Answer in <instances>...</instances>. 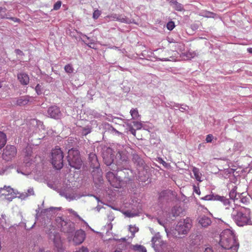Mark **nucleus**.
<instances>
[{"mask_svg": "<svg viewBox=\"0 0 252 252\" xmlns=\"http://www.w3.org/2000/svg\"><path fill=\"white\" fill-rule=\"evenodd\" d=\"M230 209L232 210V217L238 226L252 224V217L249 209L236 205L232 206Z\"/></svg>", "mask_w": 252, "mask_h": 252, "instance_id": "nucleus-1", "label": "nucleus"}, {"mask_svg": "<svg viewBox=\"0 0 252 252\" xmlns=\"http://www.w3.org/2000/svg\"><path fill=\"white\" fill-rule=\"evenodd\" d=\"M220 244L224 249H230L233 252H237L239 248L236 237L230 229H225L220 233Z\"/></svg>", "mask_w": 252, "mask_h": 252, "instance_id": "nucleus-2", "label": "nucleus"}, {"mask_svg": "<svg viewBox=\"0 0 252 252\" xmlns=\"http://www.w3.org/2000/svg\"><path fill=\"white\" fill-rule=\"evenodd\" d=\"M192 226L191 220L189 218L180 220L176 226L173 233L175 237H179L181 235L186 234Z\"/></svg>", "mask_w": 252, "mask_h": 252, "instance_id": "nucleus-3", "label": "nucleus"}, {"mask_svg": "<svg viewBox=\"0 0 252 252\" xmlns=\"http://www.w3.org/2000/svg\"><path fill=\"white\" fill-rule=\"evenodd\" d=\"M48 235L49 242L52 243L54 249L58 252H63L64 250L63 242L60 233L53 229L50 231Z\"/></svg>", "mask_w": 252, "mask_h": 252, "instance_id": "nucleus-4", "label": "nucleus"}, {"mask_svg": "<svg viewBox=\"0 0 252 252\" xmlns=\"http://www.w3.org/2000/svg\"><path fill=\"white\" fill-rule=\"evenodd\" d=\"M67 156L69 165L76 169H80L82 165V160L78 150L71 149L68 151Z\"/></svg>", "mask_w": 252, "mask_h": 252, "instance_id": "nucleus-5", "label": "nucleus"}, {"mask_svg": "<svg viewBox=\"0 0 252 252\" xmlns=\"http://www.w3.org/2000/svg\"><path fill=\"white\" fill-rule=\"evenodd\" d=\"M52 164L56 169H61L63 166V152L60 148L52 151Z\"/></svg>", "mask_w": 252, "mask_h": 252, "instance_id": "nucleus-6", "label": "nucleus"}, {"mask_svg": "<svg viewBox=\"0 0 252 252\" xmlns=\"http://www.w3.org/2000/svg\"><path fill=\"white\" fill-rule=\"evenodd\" d=\"M106 178L112 187L116 188L121 187L123 179L120 175L118 177L114 173L108 172L107 173Z\"/></svg>", "mask_w": 252, "mask_h": 252, "instance_id": "nucleus-7", "label": "nucleus"}, {"mask_svg": "<svg viewBox=\"0 0 252 252\" xmlns=\"http://www.w3.org/2000/svg\"><path fill=\"white\" fill-rule=\"evenodd\" d=\"M86 234L84 231L82 229L77 230L73 237L68 236L67 239L69 242L71 240L74 245H78L83 242L85 239Z\"/></svg>", "mask_w": 252, "mask_h": 252, "instance_id": "nucleus-8", "label": "nucleus"}, {"mask_svg": "<svg viewBox=\"0 0 252 252\" xmlns=\"http://www.w3.org/2000/svg\"><path fill=\"white\" fill-rule=\"evenodd\" d=\"M17 154V149L14 146L7 145L3 149L2 157L3 159L8 161L14 158Z\"/></svg>", "mask_w": 252, "mask_h": 252, "instance_id": "nucleus-9", "label": "nucleus"}, {"mask_svg": "<svg viewBox=\"0 0 252 252\" xmlns=\"http://www.w3.org/2000/svg\"><path fill=\"white\" fill-rule=\"evenodd\" d=\"M47 114L50 118L56 120L60 119L62 117V113L60 108L55 105L48 108Z\"/></svg>", "mask_w": 252, "mask_h": 252, "instance_id": "nucleus-10", "label": "nucleus"}, {"mask_svg": "<svg viewBox=\"0 0 252 252\" xmlns=\"http://www.w3.org/2000/svg\"><path fill=\"white\" fill-rule=\"evenodd\" d=\"M24 162L28 166L34 162V158L32 155V149L31 147H27L25 149Z\"/></svg>", "mask_w": 252, "mask_h": 252, "instance_id": "nucleus-11", "label": "nucleus"}, {"mask_svg": "<svg viewBox=\"0 0 252 252\" xmlns=\"http://www.w3.org/2000/svg\"><path fill=\"white\" fill-rule=\"evenodd\" d=\"M213 200H219L222 202L225 207V209L229 210L230 207H232V201L224 196L219 195H213Z\"/></svg>", "mask_w": 252, "mask_h": 252, "instance_id": "nucleus-12", "label": "nucleus"}, {"mask_svg": "<svg viewBox=\"0 0 252 252\" xmlns=\"http://www.w3.org/2000/svg\"><path fill=\"white\" fill-rule=\"evenodd\" d=\"M17 79L20 84L23 86L27 85L30 82V78L28 74L24 72L18 73Z\"/></svg>", "mask_w": 252, "mask_h": 252, "instance_id": "nucleus-13", "label": "nucleus"}, {"mask_svg": "<svg viewBox=\"0 0 252 252\" xmlns=\"http://www.w3.org/2000/svg\"><path fill=\"white\" fill-rule=\"evenodd\" d=\"M237 188L236 186H233V188L230 191L229 194V197L232 200L230 201H232V204L233 205V207L236 206L235 202H237V201L239 199V198H238V194H240V193L237 192Z\"/></svg>", "mask_w": 252, "mask_h": 252, "instance_id": "nucleus-14", "label": "nucleus"}, {"mask_svg": "<svg viewBox=\"0 0 252 252\" xmlns=\"http://www.w3.org/2000/svg\"><path fill=\"white\" fill-rule=\"evenodd\" d=\"M107 17L112 18L114 20L120 21L122 23H129L130 21L128 18L122 15H117L114 14L111 15V16H108Z\"/></svg>", "mask_w": 252, "mask_h": 252, "instance_id": "nucleus-15", "label": "nucleus"}, {"mask_svg": "<svg viewBox=\"0 0 252 252\" xmlns=\"http://www.w3.org/2000/svg\"><path fill=\"white\" fill-rule=\"evenodd\" d=\"M13 192V189L10 186H4L0 188V196H6Z\"/></svg>", "mask_w": 252, "mask_h": 252, "instance_id": "nucleus-16", "label": "nucleus"}, {"mask_svg": "<svg viewBox=\"0 0 252 252\" xmlns=\"http://www.w3.org/2000/svg\"><path fill=\"white\" fill-rule=\"evenodd\" d=\"M198 223L202 227H206L211 224V220L209 218L204 216L198 218Z\"/></svg>", "mask_w": 252, "mask_h": 252, "instance_id": "nucleus-17", "label": "nucleus"}, {"mask_svg": "<svg viewBox=\"0 0 252 252\" xmlns=\"http://www.w3.org/2000/svg\"><path fill=\"white\" fill-rule=\"evenodd\" d=\"M169 3L170 5L176 11H182L184 10L183 5L176 0L170 1Z\"/></svg>", "mask_w": 252, "mask_h": 252, "instance_id": "nucleus-18", "label": "nucleus"}, {"mask_svg": "<svg viewBox=\"0 0 252 252\" xmlns=\"http://www.w3.org/2000/svg\"><path fill=\"white\" fill-rule=\"evenodd\" d=\"M238 198H239V199L237 202H235L237 204L240 202L246 204L250 201V198L247 196L246 192H242L240 194H238Z\"/></svg>", "mask_w": 252, "mask_h": 252, "instance_id": "nucleus-19", "label": "nucleus"}, {"mask_svg": "<svg viewBox=\"0 0 252 252\" xmlns=\"http://www.w3.org/2000/svg\"><path fill=\"white\" fill-rule=\"evenodd\" d=\"M64 223V226H62V230L64 233H70L72 232L74 229L73 227H71L70 224L66 223V222H63Z\"/></svg>", "mask_w": 252, "mask_h": 252, "instance_id": "nucleus-20", "label": "nucleus"}, {"mask_svg": "<svg viewBox=\"0 0 252 252\" xmlns=\"http://www.w3.org/2000/svg\"><path fill=\"white\" fill-rule=\"evenodd\" d=\"M170 47L172 48L173 51L178 52L181 51L183 48V45L181 43L175 42L171 43Z\"/></svg>", "mask_w": 252, "mask_h": 252, "instance_id": "nucleus-21", "label": "nucleus"}, {"mask_svg": "<svg viewBox=\"0 0 252 252\" xmlns=\"http://www.w3.org/2000/svg\"><path fill=\"white\" fill-rule=\"evenodd\" d=\"M29 99L27 96H22L17 100V104L19 106H24L28 104Z\"/></svg>", "mask_w": 252, "mask_h": 252, "instance_id": "nucleus-22", "label": "nucleus"}, {"mask_svg": "<svg viewBox=\"0 0 252 252\" xmlns=\"http://www.w3.org/2000/svg\"><path fill=\"white\" fill-rule=\"evenodd\" d=\"M6 143V135L1 131H0V149L3 148Z\"/></svg>", "mask_w": 252, "mask_h": 252, "instance_id": "nucleus-23", "label": "nucleus"}, {"mask_svg": "<svg viewBox=\"0 0 252 252\" xmlns=\"http://www.w3.org/2000/svg\"><path fill=\"white\" fill-rule=\"evenodd\" d=\"M129 231L131 233V237L133 238L135 237V234L139 231L138 227H136L135 225H129Z\"/></svg>", "mask_w": 252, "mask_h": 252, "instance_id": "nucleus-24", "label": "nucleus"}, {"mask_svg": "<svg viewBox=\"0 0 252 252\" xmlns=\"http://www.w3.org/2000/svg\"><path fill=\"white\" fill-rule=\"evenodd\" d=\"M133 250L136 252H147L145 247L141 245H134L133 246Z\"/></svg>", "mask_w": 252, "mask_h": 252, "instance_id": "nucleus-25", "label": "nucleus"}, {"mask_svg": "<svg viewBox=\"0 0 252 252\" xmlns=\"http://www.w3.org/2000/svg\"><path fill=\"white\" fill-rule=\"evenodd\" d=\"M130 113L132 119H137L140 116L138 110L136 108L131 109Z\"/></svg>", "mask_w": 252, "mask_h": 252, "instance_id": "nucleus-26", "label": "nucleus"}, {"mask_svg": "<svg viewBox=\"0 0 252 252\" xmlns=\"http://www.w3.org/2000/svg\"><path fill=\"white\" fill-rule=\"evenodd\" d=\"M117 156L122 161H126L127 159V157L123 152H118Z\"/></svg>", "mask_w": 252, "mask_h": 252, "instance_id": "nucleus-27", "label": "nucleus"}, {"mask_svg": "<svg viewBox=\"0 0 252 252\" xmlns=\"http://www.w3.org/2000/svg\"><path fill=\"white\" fill-rule=\"evenodd\" d=\"M64 70L67 73H72L73 72L74 69L70 64H67L64 66Z\"/></svg>", "mask_w": 252, "mask_h": 252, "instance_id": "nucleus-28", "label": "nucleus"}, {"mask_svg": "<svg viewBox=\"0 0 252 252\" xmlns=\"http://www.w3.org/2000/svg\"><path fill=\"white\" fill-rule=\"evenodd\" d=\"M101 12L98 10H95L93 14V18L94 19H97L101 15Z\"/></svg>", "mask_w": 252, "mask_h": 252, "instance_id": "nucleus-29", "label": "nucleus"}, {"mask_svg": "<svg viewBox=\"0 0 252 252\" xmlns=\"http://www.w3.org/2000/svg\"><path fill=\"white\" fill-rule=\"evenodd\" d=\"M67 212L70 214H72V215L74 216L75 217L79 218V219H81V218L80 217V216L78 215V214L76 212H75V211H74L72 209H70V208H69V209H67Z\"/></svg>", "mask_w": 252, "mask_h": 252, "instance_id": "nucleus-30", "label": "nucleus"}, {"mask_svg": "<svg viewBox=\"0 0 252 252\" xmlns=\"http://www.w3.org/2000/svg\"><path fill=\"white\" fill-rule=\"evenodd\" d=\"M167 28L168 30L171 31L175 27L174 22L173 21H170L167 24Z\"/></svg>", "mask_w": 252, "mask_h": 252, "instance_id": "nucleus-31", "label": "nucleus"}, {"mask_svg": "<svg viewBox=\"0 0 252 252\" xmlns=\"http://www.w3.org/2000/svg\"><path fill=\"white\" fill-rule=\"evenodd\" d=\"M62 2L61 1H57L54 5L53 9L55 10H57L59 9L61 6Z\"/></svg>", "mask_w": 252, "mask_h": 252, "instance_id": "nucleus-32", "label": "nucleus"}, {"mask_svg": "<svg viewBox=\"0 0 252 252\" xmlns=\"http://www.w3.org/2000/svg\"><path fill=\"white\" fill-rule=\"evenodd\" d=\"M160 238L157 237V236H155L154 237H153L152 238V243L155 245H157L158 244L157 243L158 242H159L160 241Z\"/></svg>", "mask_w": 252, "mask_h": 252, "instance_id": "nucleus-33", "label": "nucleus"}, {"mask_svg": "<svg viewBox=\"0 0 252 252\" xmlns=\"http://www.w3.org/2000/svg\"><path fill=\"white\" fill-rule=\"evenodd\" d=\"M35 90L38 94H40L42 93L41 86L39 84H37L35 87Z\"/></svg>", "mask_w": 252, "mask_h": 252, "instance_id": "nucleus-34", "label": "nucleus"}, {"mask_svg": "<svg viewBox=\"0 0 252 252\" xmlns=\"http://www.w3.org/2000/svg\"><path fill=\"white\" fill-rule=\"evenodd\" d=\"M1 18H7V19H9L15 22H20V20L17 18H15V17H10V18H8V17H5L4 16H3V17H1Z\"/></svg>", "mask_w": 252, "mask_h": 252, "instance_id": "nucleus-35", "label": "nucleus"}, {"mask_svg": "<svg viewBox=\"0 0 252 252\" xmlns=\"http://www.w3.org/2000/svg\"><path fill=\"white\" fill-rule=\"evenodd\" d=\"M213 139V136L212 134H208L207 135L206 138V141L207 143H210L212 141Z\"/></svg>", "mask_w": 252, "mask_h": 252, "instance_id": "nucleus-36", "label": "nucleus"}, {"mask_svg": "<svg viewBox=\"0 0 252 252\" xmlns=\"http://www.w3.org/2000/svg\"><path fill=\"white\" fill-rule=\"evenodd\" d=\"M125 215L128 217H133L135 216V214L131 213L130 211H127L125 212Z\"/></svg>", "mask_w": 252, "mask_h": 252, "instance_id": "nucleus-37", "label": "nucleus"}, {"mask_svg": "<svg viewBox=\"0 0 252 252\" xmlns=\"http://www.w3.org/2000/svg\"><path fill=\"white\" fill-rule=\"evenodd\" d=\"M193 173L196 179L198 181H201V177L199 175L198 173L195 170H193Z\"/></svg>", "mask_w": 252, "mask_h": 252, "instance_id": "nucleus-38", "label": "nucleus"}, {"mask_svg": "<svg viewBox=\"0 0 252 252\" xmlns=\"http://www.w3.org/2000/svg\"><path fill=\"white\" fill-rule=\"evenodd\" d=\"M134 126L137 128V129H140L141 127V125L140 123L137 122H133Z\"/></svg>", "mask_w": 252, "mask_h": 252, "instance_id": "nucleus-39", "label": "nucleus"}, {"mask_svg": "<svg viewBox=\"0 0 252 252\" xmlns=\"http://www.w3.org/2000/svg\"><path fill=\"white\" fill-rule=\"evenodd\" d=\"M193 191L197 194H200V191L198 187H196L195 186H193Z\"/></svg>", "mask_w": 252, "mask_h": 252, "instance_id": "nucleus-40", "label": "nucleus"}, {"mask_svg": "<svg viewBox=\"0 0 252 252\" xmlns=\"http://www.w3.org/2000/svg\"><path fill=\"white\" fill-rule=\"evenodd\" d=\"M203 199L205 200H213V195H206L204 198Z\"/></svg>", "mask_w": 252, "mask_h": 252, "instance_id": "nucleus-41", "label": "nucleus"}, {"mask_svg": "<svg viewBox=\"0 0 252 252\" xmlns=\"http://www.w3.org/2000/svg\"><path fill=\"white\" fill-rule=\"evenodd\" d=\"M15 53L18 55H23V52L20 49H16L15 50Z\"/></svg>", "mask_w": 252, "mask_h": 252, "instance_id": "nucleus-42", "label": "nucleus"}, {"mask_svg": "<svg viewBox=\"0 0 252 252\" xmlns=\"http://www.w3.org/2000/svg\"><path fill=\"white\" fill-rule=\"evenodd\" d=\"M205 252H213L212 249L210 248H207L205 249Z\"/></svg>", "mask_w": 252, "mask_h": 252, "instance_id": "nucleus-43", "label": "nucleus"}, {"mask_svg": "<svg viewBox=\"0 0 252 252\" xmlns=\"http://www.w3.org/2000/svg\"><path fill=\"white\" fill-rule=\"evenodd\" d=\"M112 161L111 159H109L107 161H105V163L107 165H109L110 164H111V163H112Z\"/></svg>", "mask_w": 252, "mask_h": 252, "instance_id": "nucleus-44", "label": "nucleus"}, {"mask_svg": "<svg viewBox=\"0 0 252 252\" xmlns=\"http://www.w3.org/2000/svg\"><path fill=\"white\" fill-rule=\"evenodd\" d=\"M131 132L132 134H133L134 135H135V132H135V129H134L133 128H131Z\"/></svg>", "mask_w": 252, "mask_h": 252, "instance_id": "nucleus-45", "label": "nucleus"}, {"mask_svg": "<svg viewBox=\"0 0 252 252\" xmlns=\"http://www.w3.org/2000/svg\"><path fill=\"white\" fill-rule=\"evenodd\" d=\"M3 10V12H5L6 9L5 8L0 7V12L1 11H2Z\"/></svg>", "mask_w": 252, "mask_h": 252, "instance_id": "nucleus-46", "label": "nucleus"}, {"mask_svg": "<svg viewBox=\"0 0 252 252\" xmlns=\"http://www.w3.org/2000/svg\"><path fill=\"white\" fill-rule=\"evenodd\" d=\"M90 157H92V158H94L96 160V157L94 154H92L90 155Z\"/></svg>", "mask_w": 252, "mask_h": 252, "instance_id": "nucleus-47", "label": "nucleus"}, {"mask_svg": "<svg viewBox=\"0 0 252 252\" xmlns=\"http://www.w3.org/2000/svg\"><path fill=\"white\" fill-rule=\"evenodd\" d=\"M247 50L249 53H252V48H248Z\"/></svg>", "mask_w": 252, "mask_h": 252, "instance_id": "nucleus-48", "label": "nucleus"}, {"mask_svg": "<svg viewBox=\"0 0 252 252\" xmlns=\"http://www.w3.org/2000/svg\"><path fill=\"white\" fill-rule=\"evenodd\" d=\"M37 252H44V250L42 249H39V250H38V251H37Z\"/></svg>", "mask_w": 252, "mask_h": 252, "instance_id": "nucleus-49", "label": "nucleus"}, {"mask_svg": "<svg viewBox=\"0 0 252 252\" xmlns=\"http://www.w3.org/2000/svg\"><path fill=\"white\" fill-rule=\"evenodd\" d=\"M207 14H208V15H205V16L208 17H209V15L211 14L212 13H211V12H207Z\"/></svg>", "mask_w": 252, "mask_h": 252, "instance_id": "nucleus-50", "label": "nucleus"}, {"mask_svg": "<svg viewBox=\"0 0 252 252\" xmlns=\"http://www.w3.org/2000/svg\"><path fill=\"white\" fill-rule=\"evenodd\" d=\"M92 252H102L100 250H94Z\"/></svg>", "mask_w": 252, "mask_h": 252, "instance_id": "nucleus-51", "label": "nucleus"}, {"mask_svg": "<svg viewBox=\"0 0 252 252\" xmlns=\"http://www.w3.org/2000/svg\"><path fill=\"white\" fill-rule=\"evenodd\" d=\"M122 240L123 241H126V238H122Z\"/></svg>", "mask_w": 252, "mask_h": 252, "instance_id": "nucleus-52", "label": "nucleus"}]
</instances>
